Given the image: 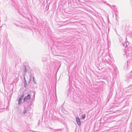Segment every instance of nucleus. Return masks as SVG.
Segmentation results:
<instances>
[{
  "instance_id": "f257e3e1",
  "label": "nucleus",
  "mask_w": 132,
  "mask_h": 132,
  "mask_svg": "<svg viewBox=\"0 0 132 132\" xmlns=\"http://www.w3.org/2000/svg\"><path fill=\"white\" fill-rule=\"evenodd\" d=\"M30 99V96L29 94H28L27 96L25 97L24 98V101H26L29 100Z\"/></svg>"
},
{
  "instance_id": "f03ea898",
  "label": "nucleus",
  "mask_w": 132,
  "mask_h": 132,
  "mask_svg": "<svg viewBox=\"0 0 132 132\" xmlns=\"http://www.w3.org/2000/svg\"><path fill=\"white\" fill-rule=\"evenodd\" d=\"M76 121L77 123L79 126L81 125V122L80 120L78 117H77L76 119Z\"/></svg>"
},
{
  "instance_id": "7ed1b4c3",
  "label": "nucleus",
  "mask_w": 132,
  "mask_h": 132,
  "mask_svg": "<svg viewBox=\"0 0 132 132\" xmlns=\"http://www.w3.org/2000/svg\"><path fill=\"white\" fill-rule=\"evenodd\" d=\"M22 101V99L20 98L18 100V102H19V104L21 103Z\"/></svg>"
},
{
  "instance_id": "20e7f679",
  "label": "nucleus",
  "mask_w": 132,
  "mask_h": 132,
  "mask_svg": "<svg viewBox=\"0 0 132 132\" xmlns=\"http://www.w3.org/2000/svg\"><path fill=\"white\" fill-rule=\"evenodd\" d=\"M85 115H83L81 116L82 118V119H84L85 118Z\"/></svg>"
}]
</instances>
